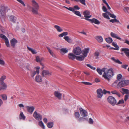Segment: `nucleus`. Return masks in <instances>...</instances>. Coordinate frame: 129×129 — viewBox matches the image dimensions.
<instances>
[{
  "label": "nucleus",
  "mask_w": 129,
  "mask_h": 129,
  "mask_svg": "<svg viewBox=\"0 0 129 129\" xmlns=\"http://www.w3.org/2000/svg\"><path fill=\"white\" fill-rule=\"evenodd\" d=\"M18 41L14 38L12 39L10 41V43L11 46L13 48H14L16 44L17 43Z\"/></svg>",
  "instance_id": "nucleus-19"
},
{
  "label": "nucleus",
  "mask_w": 129,
  "mask_h": 129,
  "mask_svg": "<svg viewBox=\"0 0 129 129\" xmlns=\"http://www.w3.org/2000/svg\"><path fill=\"white\" fill-rule=\"evenodd\" d=\"M89 48H87L83 51L82 54L84 57H85L87 56L88 53L89 52Z\"/></svg>",
  "instance_id": "nucleus-15"
},
{
  "label": "nucleus",
  "mask_w": 129,
  "mask_h": 129,
  "mask_svg": "<svg viewBox=\"0 0 129 129\" xmlns=\"http://www.w3.org/2000/svg\"><path fill=\"white\" fill-rule=\"evenodd\" d=\"M0 85L2 89L5 90L7 89V85L5 82L0 83Z\"/></svg>",
  "instance_id": "nucleus-22"
},
{
  "label": "nucleus",
  "mask_w": 129,
  "mask_h": 129,
  "mask_svg": "<svg viewBox=\"0 0 129 129\" xmlns=\"http://www.w3.org/2000/svg\"><path fill=\"white\" fill-rule=\"evenodd\" d=\"M111 92L113 94L116 95L119 97H120V94L116 90L112 91H111Z\"/></svg>",
  "instance_id": "nucleus-38"
},
{
  "label": "nucleus",
  "mask_w": 129,
  "mask_h": 129,
  "mask_svg": "<svg viewBox=\"0 0 129 129\" xmlns=\"http://www.w3.org/2000/svg\"><path fill=\"white\" fill-rule=\"evenodd\" d=\"M63 38L68 43H71L72 42V40L71 39L69 38L68 36H67L64 37Z\"/></svg>",
  "instance_id": "nucleus-36"
},
{
  "label": "nucleus",
  "mask_w": 129,
  "mask_h": 129,
  "mask_svg": "<svg viewBox=\"0 0 129 129\" xmlns=\"http://www.w3.org/2000/svg\"><path fill=\"white\" fill-rule=\"evenodd\" d=\"M97 96L99 98H101L103 96L102 90L101 89H99L97 90Z\"/></svg>",
  "instance_id": "nucleus-14"
},
{
  "label": "nucleus",
  "mask_w": 129,
  "mask_h": 129,
  "mask_svg": "<svg viewBox=\"0 0 129 129\" xmlns=\"http://www.w3.org/2000/svg\"><path fill=\"white\" fill-rule=\"evenodd\" d=\"M83 15L85 17L84 19L86 20L89 21V18H90L92 16L90 14V12L88 10H86L84 11L83 12Z\"/></svg>",
  "instance_id": "nucleus-6"
},
{
  "label": "nucleus",
  "mask_w": 129,
  "mask_h": 129,
  "mask_svg": "<svg viewBox=\"0 0 129 129\" xmlns=\"http://www.w3.org/2000/svg\"><path fill=\"white\" fill-rule=\"evenodd\" d=\"M124 103V101L123 100V99H122L121 100H119L117 104L118 105L119 104H123Z\"/></svg>",
  "instance_id": "nucleus-56"
},
{
  "label": "nucleus",
  "mask_w": 129,
  "mask_h": 129,
  "mask_svg": "<svg viewBox=\"0 0 129 129\" xmlns=\"http://www.w3.org/2000/svg\"><path fill=\"white\" fill-rule=\"evenodd\" d=\"M27 47L28 49L30 51L32 54H35L37 53V52L35 49L31 48L28 46H27Z\"/></svg>",
  "instance_id": "nucleus-33"
},
{
  "label": "nucleus",
  "mask_w": 129,
  "mask_h": 129,
  "mask_svg": "<svg viewBox=\"0 0 129 129\" xmlns=\"http://www.w3.org/2000/svg\"><path fill=\"white\" fill-rule=\"evenodd\" d=\"M72 8L74 9V10L73 11H72V12L75 11L76 10H79L80 9V8L77 5L75 6L73 8L72 7Z\"/></svg>",
  "instance_id": "nucleus-52"
},
{
  "label": "nucleus",
  "mask_w": 129,
  "mask_h": 129,
  "mask_svg": "<svg viewBox=\"0 0 129 129\" xmlns=\"http://www.w3.org/2000/svg\"><path fill=\"white\" fill-rule=\"evenodd\" d=\"M63 8H64L71 11H73L74 10V9L72 8V7H70L69 8H68L65 6H63Z\"/></svg>",
  "instance_id": "nucleus-55"
},
{
  "label": "nucleus",
  "mask_w": 129,
  "mask_h": 129,
  "mask_svg": "<svg viewBox=\"0 0 129 129\" xmlns=\"http://www.w3.org/2000/svg\"><path fill=\"white\" fill-rule=\"evenodd\" d=\"M47 126L49 128L53 127L54 125V123L52 122H48L47 124Z\"/></svg>",
  "instance_id": "nucleus-35"
},
{
  "label": "nucleus",
  "mask_w": 129,
  "mask_h": 129,
  "mask_svg": "<svg viewBox=\"0 0 129 129\" xmlns=\"http://www.w3.org/2000/svg\"><path fill=\"white\" fill-rule=\"evenodd\" d=\"M74 116L75 118L77 119L79 122H82L85 121H88V118L87 117H80V115L78 112L76 111L74 112Z\"/></svg>",
  "instance_id": "nucleus-2"
},
{
  "label": "nucleus",
  "mask_w": 129,
  "mask_h": 129,
  "mask_svg": "<svg viewBox=\"0 0 129 129\" xmlns=\"http://www.w3.org/2000/svg\"><path fill=\"white\" fill-rule=\"evenodd\" d=\"M19 117L20 119L24 120L25 118V116L24 115L22 112H20L19 115Z\"/></svg>",
  "instance_id": "nucleus-30"
},
{
  "label": "nucleus",
  "mask_w": 129,
  "mask_h": 129,
  "mask_svg": "<svg viewBox=\"0 0 129 129\" xmlns=\"http://www.w3.org/2000/svg\"><path fill=\"white\" fill-rule=\"evenodd\" d=\"M129 95H125L124 100L125 101H126L128 99Z\"/></svg>",
  "instance_id": "nucleus-64"
},
{
  "label": "nucleus",
  "mask_w": 129,
  "mask_h": 129,
  "mask_svg": "<svg viewBox=\"0 0 129 129\" xmlns=\"http://www.w3.org/2000/svg\"><path fill=\"white\" fill-rule=\"evenodd\" d=\"M52 75V72L47 70H43L42 72V75L43 77L50 76Z\"/></svg>",
  "instance_id": "nucleus-11"
},
{
  "label": "nucleus",
  "mask_w": 129,
  "mask_h": 129,
  "mask_svg": "<svg viewBox=\"0 0 129 129\" xmlns=\"http://www.w3.org/2000/svg\"><path fill=\"white\" fill-rule=\"evenodd\" d=\"M122 75L121 74H119L117 75V79L118 80L120 79L122 77Z\"/></svg>",
  "instance_id": "nucleus-61"
},
{
  "label": "nucleus",
  "mask_w": 129,
  "mask_h": 129,
  "mask_svg": "<svg viewBox=\"0 0 129 129\" xmlns=\"http://www.w3.org/2000/svg\"><path fill=\"white\" fill-rule=\"evenodd\" d=\"M73 52L75 54L79 55L81 53L82 51L81 48L79 47H77L74 49Z\"/></svg>",
  "instance_id": "nucleus-12"
},
{
  "label": "nucleus",
  "mask_w": 129,
  "mask_h": 129,
  "mask_svg": "<svg viewBox=\"0 0 129 129\" xmlns=\"http://www.w3.org/2000/svg\"><path fill=\"white\" fill-rule=\"evenodd\" d=\"M68 51V49L65 48H62L60 50V52L62 54H64L67 53Z\"/></svg>",
  "instance_id": "nucleus-28"
},
{
  "label": "nucleus",
  "mask_w": 129,
  "mask_h": 129,
  "mask_svg": "<svg viewBox=\"0 0 129 129\" xmlns=\"http://www.w3.org/2000/svg\"><path fill=\"white\" fill-rule=\"evenodd\" d=\"M26 68L27 70H30L31 69V67L30 64L28 63H27L26 65Z\"/></svg>",
  "instance_id": "nucleus-49"
},
{
  "label": "nucleus",
  "mask_w": 129,
  "mask_h": 129,
  "mask_svg": "<svg viewBox=\"0 0 129 129\" xmlns=\"http://www.w3.org/2000/svg\"><path fill=\"white\" fill-rule=\"evenodd\" d=\"M120 91L123 94L125 93L127 95H129V90L127 89L122 88Z\"/></svg>",
  "instance_id": "nucleus-21"
},
{
  "label": "nucleus",
  "mask_w": 129,
  "mask_h": 129,
  "mask_svg": "<svg viewBox=\"0 0 129 129\" xmlns=\"http://www.w3.org/2000/svg\"><path fill=\"white\" fill-rule=\"evenodd\" d=\"M36 74V72L34 71H31L30 74L32 77H34Z\"/></svg>",
  "instance_id": "nucleus-46"
},
{
  "label": "nucleus",
  "mask_w": 129,
  "mask_h": 129,
  "mask_svg": "<svg viewBox=\"0 0 129 129\" xmlns=\"http://www.w3.org/2000/svg\"><path fill=\"white\" fill-rule=\"evenodd\" d=\"M47 48L50 55L53 57H56L55 55L54 54L53 52L50 49L49 47H47Z\"/></svg>",
  "instance_id": "nucleus-32"
},
{
  "label": "nucleus",
  "mask_w": 129,
  "mask_h": 129,
  "mask_svg": "<svg viewBox=\"0 0 129 129\" xmlns=\"http://www.w3.org/2000/svg\"><path fill=\"white\" fill-rule=\"evenodd\" d=\"M94 122L93 120L91 118H90L88 120L89 123L91 124H93Z\"/></svg>",
  "instance_id": "nucleus-50"
},
{
  "label": "nucleus",
  "mask_w": 129,
  "mask_h": 129,
  "mask_svg": "<svg viewBox=\"0 0 129 129\" xmlns=\"http://www.w3.org/2000/svg\"><path fill=\"white\" fill-rule=\"evenodd\" d=\"M39 125L43 129H45V126L42 121L38 122Z\"/></svg>",
  "instance_id": "nucleus-31"
},
{
  "label": "nucleus",
  "mask_w": 129,
  "mask_h": 129,
  "mask_svg": "<svg viewBox=\"0 0 129 129\" xmlns=\"http://www.w3.org/2000/svg\"><path fill=\"white\" fill-rule=\"evenodd\" d=\"M33 117L37 120L39 121L42 119V116L40 114L38 113L36 111L34 112L33 114Z\"/></svg>",
  "instance_id": "nucleus-10"
},
{
  "label": "nucleus",
  "mask_w": 129,
  "mask_h": 129,
  "mask_svg": "<svg viewBox=\"0 0 129 129\" xmlns=\"http://www.w3.org/2000/svg\"><path fill=\"white\" fill-rule=\"evenodd\" d=\"M31 2L33 6L32 8V11L34 14H38V11L39 7V5L34 0H32Z\"/></svg>",
  "instance_id": "nucleus-3"
},
{
  "label": "nucleus",
  "mask_w": 129,
  "mask_h": 129,
  "mask_svg": "<svg viewBox=\"0 0 129 129\" xmlns=\"http://www.w3.org/2000/svg\"><path fill=\"white\" fill-rule=\"evenodd\" d=\"M103 70L104 73L103 77L105 79L109 81L110 79L114 75L112 69V68L108 69L105 68V69Z\"/></svg>",
  "instance_id": "nucleus-1"
},
{
  "label": "nucleus",
  "mask_w": 129,
  "mask_h": 129,
  "mask_svg": "<svg viewBox=\"0 0 129 129\" xmlns=\"http://www.w3.org/2000/svg\"><path fill=\"white\" fill-rule=\"evenodd\" d=\"M36 71H35L36 72V73H37L38 74H39V70L40 69V67H36Z\"/></svg>",
  "instance_id": "nucleus-57"
},
{
  "label": "nucleus",
  "mask_w": 129,
  "mask_h": 129,
  "mask_svg": "<svg viewBox=\"0 0 129 129\" xmlns=\"http://www.w3.org/2000/svg\"><path fill=\"white\" fill-rule=\"evenodd\" d=\"M5 64V62L3 60L0 59V65H4Z\"/></svg>",
  "instance_id": "nucleus-58"
},
{
  "label": "nucleus",
  "mask_w": 129,
  "mask_h": 129,
  "mask_svg": "<svg viewBox=\"0 0 129 129\" xmlns=\"http://www.w3.org/2000/svg\"><path fill=\"white\" fill-rule=\"evenodd\" d=\"M68 57L69 59L74 60L76 58V56L72 53H70L68 55Z\"/></svg>",
  "instance_id": "nucleus-23"
},
{
  "label": "nucleus",
  "mask_w": 129,
  "mask_h": 129,
  "mask_svg": "<svg viewBox=\"0 0 129 129\" xmlns=\"http://www.w3.org/2000/svg\"><path fill=\"white\" fill-rule=\"evenodd\" d=\"M10 20L12 21L13 22H15V20L16 19L15 17H14L13 16H12L10 17Z\"/></svg>",
  "instance_id": "nucleus-42"
},
{
  "label": "nucleus",
  "mask_w": 129,
  "mask_h": 129,
  "mask_svg": "<svg viewBox=\"0 0 129 129\" xmlns=\"http://www.w3.org/2000/svg\"><path fill=\"white\" fill-rule=\"evenodd\" d=\"M86 66L87 67L90 68L91 69L93 70H95L96 69L95 68L91 66L90 64H87Z\"/></svg>",
  "instance_id": "nucleus-53"
},
{
  "label": "nucleus",
  "mask_w": 129,
  "mask_h": 129,
  "mask_svg": "<svg viewBox=\"0 0 129 129\" xmlns=\"http://www.w3.org/2000/svg\"><path fill=\"white\" fill-rule=\"evenodd\" d=\"M110 21L113 23H114V22L119 23V21L115 18L111 19L110 20Z\"/></svg>",
  "instance_id": "nucleus-48"
},
{
  "label": "nucleus",
  "mask_w": 129,
  "mask_h": 129,
  "mask_svg": "<svg viewBox=\"0 0 129 129\" xmlns=\"http://www.w3.org/2000/svg\"><path fill=\"white\" fill-rule=\"evenodd\" d=\"M95 39L99 43H101L103 42V39L101 36H97L95 37Z\"/></svg>",
  "instance_id": "nucleus-27"
},
{
  "label": "nucleus",
  "mask_w": 129,
  "mask_h": 129,
  "mask_svg": "<svg viewBox=\"0 0 129 129\" xmlns=\"http://www.w3.org/2000/svg\"><path fill=\"white\" fill-rule=\"evenodd\" d=\"M85 58L83 55H81L79 56H76V58L78 60L82 61L84 60Z\"/></svg>",
  "instance_id": "nucleus-26"
},
{
  "label": "nucleus",
  "mask_w": 129,
  "mask_h": 129,
  "mask_svg": "<svg viewBox=\"0 0 129 129\" xmlns=\"http://www.w3.org/2000/svg\"><path fill=\"white\" fill-rule=\"evenodd\" d=\"M108 12H107L106 13H103V14L102 15L104 17L106 18L107 19H110V18L109 16V15L108 13Z\"/></svg>",
  "instance_id": "nucleus-39"
},
{
  "label": "nucleus",
  "mask_w": 129,
  "mask_h": 129,
  "mask_svg": "<svg viewBox=\"0 0 129 129\" xmlns=\"http://www.w3.org/2000/svg\"><path fill=\"white\" fill-rule=\"evenodd\" d=\"M107 13L111 17L114 18H116V16L114 14H111L110 13V12H108Z\"/></svg>",
  "instance_id": "nucleus-51"
},
{
  "label": "nucleus",
  "mask_w": 129,
  "mask_h": 129,
  "mask_svg": "<svg viewBox=\"0 0 129 129\" xmlns=\"http://www.w3.org/2000/svg\"><path fill=\"white\" fill-rule=\"evenodd\" d=\"M81 83L85 85H90L92 84V83H90L86 82H82Z\"/></svg>",
  "instance_id": "nucleus-54"
},
{
  "label": "nucleus",
  "mask_w": 129,
  "mask_h": 129,
  "mask_svg": "<svg viewBox=\"0 0 129 129\" xmlns=\"http://www.w3.org/2000/svg\"><path fill=\"white\" fill-rule=\"evenodd\" d=\"M35 80L37 82H40L42 81V78L41 76L37 75L35 77Z\"/></svg>",
  "instance_id": "nucleus-16"
},
{
  "label": "nucleus",
  "mask_w": 129,
  "mask_h": 129,
  "mask_svg": "<svg viewBox=\"0 0 129 129\" xmlns=\"http://www.w3.org/2000/svg\"><path fill=\"white\" fill-rule=\"evenodd\" d=\"M0 37L2 39L4 40L7 46L8 47H10V45L9 44V42L8 38L5 35L2 34H0Z\"/></svg>",
  "instance_id": "nucleus-8"
},
{
  "label": "nucleus",
  "mask_w": 129,
  "mask_h": 129,
  "mask_svg": "<svg viewBox=\"0 0 129 129\" xmlns=\"http://www.w3.org/2000/svg\"><path fill=\"white\" fill-rule=\"evenodd\" d=\"M81 115L82 117H86L88 115V113L87 111L81 108L79 109Z\"/></svg>",
  "instance_id": "nucleus-9"
},
{
  "label": "nucleus",
  "mask_w": 129,
  "mask_h": 129,
  "mask_svg": "<svg viewBox=\"0 0 129 129\" xmlns=\"http://www.w3.org/2000/svg\"><path fill=\"white\" fill-rule=\"evenodd\" d=\"M105 68H103L102 69L100 68H98L96 69V71L100 75H102V72H103V69H105Z\"/></svg>",
  "instance_id": "nucleus-37"
},
{
  "label": "nucleus",
  "mask_w": 129,
  "mask_h": 129,
  "mask_svg": "<svg viewBox=\"0 0 129 129\" xmlns=\"http://www.w3.org/2000/svg\"><path fill=\"white\" fill-rule=\"evenodd\" d=\"M112 45L113 46L115 47V48L118 49V50H119V46L117 45V43H115L113 42L112 43Z\"/></svg>",
  "instance_id": "nucleus-47"
},
{
  "label": "nucleus",
  "mask_w": 129,
  "mask_h": 129,
  "mask_svg": "<svg viewBox=\"0 0 129 129\" xmlns=\"http://www.w3.org/2000/svg\"><path fill=\"white\" fill-rule=\"evenodd\" d=\"M85 0H80V3L82 4L85 5L86 4L85 3Z\"/></svg>",
  "instance_id": "nucleus-63"
},
{
  "label": "nucleus",
  "mask_w": 129,
  "mask_h": 129,
  "mask_svg": "<svg viewBox=\"0 0 129 129\" xmlns=\"http://www.w3.org/2000/svg\"><path fill=\"white\" fill-rule=\"evenodd\" d=\"M99 53L98 51H96L94 53V56L95 59H98L99 58Z\"/></svg>",
  "instance_id": "nucleus-44"
},
{
  "label": "nucleus",
  "mask_w": 129,
  "mask_h": 129,
  "mask_svg": "<svg viewBox=\"0 0 129 129\" xmlns=\"http://www.w3.org/2000/svg\"><path fill=\"white\" fill-rule=\"evenodd\" d=\"M7 7L4 6L0 7V16L3 17L5 15Z\"/></svg>",
  "instance_id": "nucleus-7"
},
{
  "label": "nucleus",
  "mask_w": 129,
  "mask_h": 129,
  "mask_svg": "<svg viewBox=\"0 0 129 129\" xmlns=\"http://www.w3.org/2000/svg\"><path fill=\"white\" fill-rule=\"evenodd\" d=\"M89 21L92 23H94L95 24H99L100 23L99 21L95 18H93L92 19H89Z\"/></svg>",
  "instance_id": "nucleus-25"
},
{
  "label": "nucleus",
  "mask_w": 129,
  "mask_h": 129,
  "mask_svg": "<svg viewBox=\"0 0 129 129\" xmlns=\"http://www.w3.org/2000/svg\"><path fill=\"white\" fill-rule=\"evenodd\" d=\"M110 35L113 38H116L122 41H123L122 39L118 37L116 34H115L113 32H111L110 33Z\"/></svg>",
  "instance_id": "nucleus-20"
},
{
  "label": "nucleus",
  "mask_w": 129,
  "mask_h": 129,
  "mask_svg": "<svg viewBox=\"0 0 129 129\" xmlns=\"http://www.w3.org/2000/svg\"><path fill=\"white\" fill-rule=\"evenodd\" d=\"M62 111L64 113H68V110L67 109L64 108L63 109Z\"/></svg>",
  "instance_id": "nucleus-60"
},
{
  "label": "nucleus",
  "mask_w": 129,
  "mask_h": 129,
  "mask_svg": "<svg viewBox=\"0 0 129 129\" xmlns=\"http://www.w3.org/2000/svg\"><path fill=\"white\" fill-rule=\"evenodd\" d=\"M44 60V58L42 57H40L39 56H37L36 57V60L37 62H40L41 63V62L43 61Z\"/></svg>",
  "instance_id": "nucleus-24"
},
{
  "label": "nucleus",
  "mask_w": 129,
  "mask_h": 129,
  "mask_svg": "<svg viewBox=\"0 0 129 129\" xmlns=\"http://www.w3.org/2000/svg\"><path fill=\"white\" fill-rule=\"evenodd\" d=\"M108 102L113 106H114L117 103L115 98L112 96H110L107 98Z\"/></svg>",
  "instance_id": "nucleus-5"
},
{
  "label": "nucleus",
  "mask_w": 129,
  "mask_h": 129,
  "mask_svg": "<svg viewBox=\"0 0 129 129\" xmlns=\"http://www.w3.org/2000/svg\"><path fill=\"white\" fill-rule=\"evenodd\" d=\"M26 108L27 111L31 114H32L35 109L34 107L33 106H27Z\"/></svg>",
  "instance_id": "nucleus-18"
},
{
  "label": "nucleus",
  "mask_w": 129,
  "mask_h": 129,
  "mask_svg": "<svg viewBox=\"0 0 129 129\" xmlns=\"http://www.w3.org/2000/svg\"><path fill=\"white\" fill-rule=\"evenodd\" d=\"M54 27L58 32H60L63 31V29L59 26L55 25L54 26Z\"/></svg>",
  "instance_id": "nucleus-34"
},
{
  "label": "nucleus",
  "mask_w": 129,
  "mask_h": 129,
  "mask_svg": "<svg viewBox=\"0 0 129 129\" xmlns=\"http://www.w3.org/2000/svg\"><path fill=\"white\" fill-rule=\"evenodd\" d=\"M72 12H73L76 15L80 17H81V15L79 11H76Z\"/></svg>",
  "instance_id": "nucleus-43"
},
{
  "label": "nucleus",
  "mask_w": 129,
  "mask_h": 129,
  "mask_svg": "<svg viewBox=\"0 0 129 129\" xmlns=\"http://www.w3.org/2000/svg\"><path fill=\"white\" fill-rule=\"evenodd\" d=\"M106 41L108 43H110L113 41L112 39L110 37H109L105 39Z\"/></svg>",
  "instance_id": "nucleus-40"
},
{
  "label": "nucleus",
  "mask_w": 129,
  "mask_h": 129,
  "mask_svg": "<svg viewBox=\"0 0 129 129\" xmlns=\"http://www.w3.org/2000/svg\"><path fill=\"white\" fill-rule=\"evenodd\" d=\"M121 51L124 52L126 56L129 58V49L126 48H122Z\"/></svg>",
  "instance_id": "nucleus-17"
},
{
  "label": "nucleus",
  "mask_w": 129,
  "mask_h": 129,
  "mask_svg": "<svg viewBox=\"0 0 129 129\" xmlns=\"http://www.w3.org/2000/svg\"><path fill=\"white\" fill-rule=\"evenodd\" d=\"M102 10L104 12H107V9L106 8V7L104 6H103V7Z\"/></svg>",
  "instance_id": "nucleus-62"
},
{
  "label": "nucleus",
  "mask_w": 129,
  "mask_h": 129,
  "mask_svg": "<svg viewBox=\"0 0 129 129\" xmlns=\"http://www.w3.org/2000/svg\"><path fill=\"white\" fill-rule=\"evenodd\" d=\"M111 59L113 61L115 62L118 63L119 64H122V62H121L119 59H115L114 57H112L111 58Z\"/></svg>",
  "instance_id": "nucleus-29"
},
{
  "label": "nucleus",
  "mask_w": 129,
  "mask_h": 129,
  "mask_svg": "<svg viewBox=\"0 0 129 129\" xmlns=\"http://www.w3.org/2000/svg\"><path fill=\"white\" fill-rule=\"evenodd\" d=\"M55 96L59 100L61 99L62 94L59 91H55L54 93Z\"/></svg>",
  "instance_id": "nucleus-13"
},
{
  "label": "nucleus",
  "mask_w": 129,
  "mask_h": 129,
  "mask_svg": "<svg viewBox=\"0 0 129 129\" xmlns=\"http://www.w3.org/2000/svg\"><path fill=\"white\" fill-rule=\"evenodd\" d=\"M129 84V80H125L119 82L117 86L118 88H121Z\"/></svg>",
  "instance_id": "nucleus-4"
},
{
  "label": "nucleus",
  "mask_w": 129,
  "mask_h": 129,
  "mask_svg": "<svg viewBox=\"0 0 129 129\" xmlns=\"http://www.w3.org/2000/svg\"><path fill=\"white\" fill-rule=\"evenodd\" d=\"M6 77L5 75L2 76L0 78V83L4 82V80L5 79Z\"/></svg>",
  "instance_id": "nucleus-41"
},
{
  "label": "nucleus",
  "mask_w": 129,
  "mask_h": 129,
  "mask_svg": "<svg viewBox=\"0 0 129 129\" xmlns=\"http://www.w3.org/2000/svg\"><path fill=\"white\" fill-rule=\"evenodd\" d=\"M18 2L22 4L24 6H25V4H24V2L22 0H16Z\"/></svg>",
  "instance_id": "nucleus-59"
},
{
  "label": "nucleus",
  "mask_w": 129,
  "mask_h": 129,
  "mask_svg": "<svg viewBox=\"0 0 129 129\" xmlns=\"http://www.w3.org/2000/svg\"><path fill=\"white\" fill-rule=\"evenodd\" d=\"M3 99L4 100H6L7 99V96L6 94H2L1 95Z\"/></svg>",
  "instance_id": "nucleus-45"
}]
</instances>
